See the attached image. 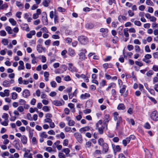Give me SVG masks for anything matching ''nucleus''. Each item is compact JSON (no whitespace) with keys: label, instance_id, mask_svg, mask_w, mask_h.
Returning a JSON list of instances; mask_svg holds the SVG:
<instances>
[{"label":"nucleus","instance_id":"a878e982","mask_svg":"<svg viewBox=\"0 0 158 158\" xmlns=\"http://www.w3.org/2000/svg\"><path fill=\"white\" fill-rule=\"evenodd\" d=\"M116 86V84L114 83H111L108 85V87L106 88V90H109L111 88H114Z\"/></svg>","mask_w":158,"mask_h":158},{"label":"nucleus","instance_id":"5701e85b","mask_svg":"<svg viewBox=\"0 0 158 158\" xmlns=\"http://www.w3.org/2000/svg\"><path fill=\"white\" fill-rule=\"evenodd\" d=\"M144 151L146 153V158H151L152 155L149 151L147 149H145Z\"/></svg>","mask_w":158,"mask_h":158},{"label":"nucleus","instance_id":"7c9ffc66","mask_svg":"<svg viewBox=\"0 0 158 158\" xmlns=\"http://www.w3.org/2000/svg\"><path fill=\"white\" fill-rule=\"evenodd\" d=\"M105 119L104 121V123L105 124H106L109 121V116L108 114H106L104 117Z\"/></svg>","mask_w":158,"mask_h":158},{"label":"nucleus","instance_id":"13d9d810","mask_svg":"<svg viewBox=\"0 0 158 158\" xmlns=\"http://www.w3.org/2000/svg\"><path fill=\"white\" fill-rule=\"evenodd\" d=\"M118 22H115L114 21L113 22L111 23L112 27L114 28H115L117 27V24H118Z\"/></svg>","mask_w":158,"mask_h":158},{"label":"nucleus","instance_id":"cd10ccee","mask_svg":"<svg viewBox=\"0 0 158 158\" xmlns=\"http://www.w3.org/2000/svg\"><path fill=\"white\" fill-rule=\"evenodd\" d=\"M68 106L71 108V111L73 112L75 111V108H74V105L72 103H69L68 105Z\"/></svg>","mask_w":158,"mask_h":158},{"label":"nucleus","instance_id":"4c0bfd02","mask_svg":"<svg viewBox=\"0 0 158 158\" xmlns=\"http://www.w3.org/2000/svg\"><path fill=\"white\" fill-rule=\"evenodd\" d=\"M86 28L89 29H92L94 27V25L91 23H87L85 25Z\"/></svg>","mask_w":158,"mask_h":158},{"label":"nucleus","instance_id":"bb28decb","mask_svg":"<svg viewBox=\"0 0 158 158\" xmlns=\"http://www.w3.org/2000/svg\"><path fill=\"white\" fill-rule=\"evenodd\" d=\"M13 143H14V147L17 149H19V141L17 140H15Z\"/></svg>","mask_w":158,"mask_h":158},{"label":"nucleus","instance_id":"412c9836","mask_svg":"<svg viewBox=\"0 0 158 158\" xmlns=\"http://www.w3.org/2000/svg\"><path fill=\"white\" fill-rule=\"evenodd\" d=\"M51 1V0H44L43 1L42 4L45 7H47L48 6L49 3Z\"/></svg>","mask_w":158,"mask_h":158},{"label":"nucleus","instance_id":"423d86ee","mask_svg":"<svg viewBox=\"0 0 158 158\" xmlns=\"http://www.w3.org/2000/svg\"><path fill=\"white\" fill-rule=\"evenodd\" d=\"M66 120L68 122V125L70 126H73L75 124V121L72 120L71 118L69 116L66 117Z\"/></svg>","mask_w":158,"mask_h":158},{"label":"nucleus","instance_id":"2f4dec72","mask_svg":"<svg viewBox=\"0 0 158 158\" xmlns=\"http://www.w3.org/2000/svg\"><path fill=\"white\" fill-rule=\"evenodd\" d=\"M85 59V54L83 52H81L79 54V59L81 60H84Z\"/></svg>","mask_w":158,"mask_h":158},{"label":"nucleus","instance_id":"4be33fe9","mask_svg":"<svg viewBox=\"0 0 158 158\" xmlns=\"http://www.w3.org/2000/svg\"><path fill=\"white\" fill-rule=\"evenodd\" d=\"M77 94V92L76 90L73 93H69V98L70 99H72L73 96H76V95Z\"/></svg>","mask_w":158,"mask_h":158},{"label":"nucleus","instance_id":"09e8293b","mask_svg":"<svg viewBox=\"0 0 158 158\" xmlns=\"http://www.w3.org/2000/svg\"><path fill=\"white\" fill-rule=\"evenodd\" d=\"M7 120H5V121H4L1 122V124L2 125L4 126H7L8 125V120H7Z\"/></svg>","mask_w":158,"mask_h":158},{"label":"nucleus","instance_id":"6e6d98bb","mask_svg":"<svg viewBox=\"0 0 158 158\" xmlns=\"http://www.w3.org/2000/svg\"><path fill=\"white\" fill-rule=\"evenodd\" d=\"M128 31L130 33H135L136 32V31L135 29L133 27L131 28L128 29Z\"/></svg>","mask_w":158,"mask_h":158},{"label":"nucleus","instance_id":"bf43d9fd","mask_svg":"<svg viewBox=\"0 0 158 158\" xmlns=\"http://www.w3.org/2000/svg\"><path fill=\"white\" fill-rule=\"evenodd\" d=\"M42 110L45 112H48L49 110L48 107L47 106H44L42 108Z\"/></svg>","mask_w":158,"mask_h":158},{"label":"nucleus","instance_id":"f704fd0d","mask_svg":"<svg viewBox=\"0 0 158 158\" xmlns=\"http://www.w3.org/2000/svg\"><path fill=\"white\" fill-rule=\"evenodd\" d=\"M42 21L44 25H47L48 24V22L47 16L42 19Z\"/></svg>","mask_w":158,"mask_h":158},{"label":"nucleus","instance_id":"c9c22d12","mask_svg":"<svg viewBox=\"0 0 158 158\" xmlns=\"http://www.w3.org/2000/svg\"><path fill=\"white\" fill-rule=\"evenodd\" d=\"M9 21L12 25L15 26L16 24V22L13 18L10 19Z\"/></svg>","mask_w":158,"mask_h":158},{"label":"nucleus","instance_id":"1a4fd4ad","mask_svg":"<svg viewBox=\"0 0 158 158\" xmlns=\"http://www.w3.org/2000/svg\"><path fill=\"white\" fill-rule=\"evenodd\" d=\"M64 102L63 100H62L61 102L58 100H55L52 102V103L54 105L57 106L63 105L64 104Z\"/></svg>","mask_w":158,"mask_h":158},{"label":"nucleus","instance_id":"0e129e2a","mask_svg":"<svg viewBox=\"0 0 158 158\" xmlns=\"http://www.w3.org/2000/svg\"><path fill=\"white\" fill-rule=\"evenodd\" d=\"M106 81L105 80H103L100 83V84L101 87H103L106 85Z\"/></svg>","mask_w":158,"mask_h":158},{"label":"nucleus","instance_id":"2eb2a0df","mask_svg":"<svg viewBox=\"0 0 158 158\" xmlns=\"http://www.w3.org/2000/svg\"><path fill=\"white\" fill-rule=\"evenodd\" d=\"M113 114L114 119L115 120H118L119 121H122V118L118 116V114L117 112H114Z\"/></svg>","mask_w":158,"mask_h":158},{"label":"nucleus","instance_id":"a18cd8bd","mask_svg":"<svg viewBox=\"0 0 158 158\" xmlns=\"http://www.w3.org/2000/svg\"><path fill=\"white\" fill-rule=\"evenodd\" d=\"M2 118L5 120H7L8 118V115L6 113H4L2 116Z\"/></svg>","mask_w":158,"mask_h":158},{"label":"nucleus","instance_id":"6e6552de","mask_svg":"<svg viewBox=\"0 0 158 158\" xmlns=\"http://www.w3.org/2000/svg\"><path fill=\"white\" fill-rule=\"evenodd\" d=\"M37 50L39 53H41L43 51L45 52L46 49L43 48L42 45L38 44L37 46Z\"/></svg>","mask_w":158,"mask_h":158},{"label":"nucleus","instance_id":"72a5a7b5","mask_svg":"<svg viewBox=\"0 0 158 158\" xmlns=\"http://www.w3.org/2000/svg\"><path fill=\"white\" fill-rule=\"evenodd\" d=\"M5 29L6 31L8 32L9 34H11L12 33V32L10 27L9 26H7L5 27Z\"/></svg>","mask_w":158,"mask_h":158},{"label":"nucleus","instance_id":"603ef678","mask_svg":"<svg viewBox=\"0 0 158 158\" xmlns=\"http://www.w3.org/2000/svg\"><path fill=\"white\" fill-rule=\"evenodd\" d=\"M38 61L37 58L36 57H34L32 58L31 60V63L32 64H35L37 63Z\"/></svg>","mask_w":158,"mask_h":158},{"label":"nucleus","instance_id":"338daca9","mask_svg":"<svg viewBox=\"0 0 158 158\" xmlns=\"http://www.w3.org/2000/svg\"><path fill=\"white\" fill-rule=\"evenodd\" d=\"M71 128L70 127L66 126V127L64 128V131H65L66 132H68L69 131H71V132H72V131L71 130Z\"/></svg>","mask_w":158,"mask_h":158},{"label":"nucleus","instance_id":"0eeeda50","mask_svg":"<svg viewBox=\"0 0 158 158\" xmlns=\"http://www.w3.org/2000/svg\"><path fill=\"white\" fill-rule=\"evenodd\" d=\"M102 146V153L103 154L106 153L109 150V147L107 144L106 143H104L103 145Z\"/></svg>","mask_w":158,"mask_h":158},{"label":"nucleus","instance_id":"e2e57ef3","mask_svg":"<svg viewBox=\"0 0 158 158\" xmlns=\"http://www.w3.org/2000/svg\"><path fill=\"white\" fill-rule=\"evenodd\" d=\"M58 156L59 158H65V156L62 153L60 152L58 154Z\"/></svg>","mask_w":158,"mask_h":158},{"label":"nucleus","instance_id":"6ab92c4d","mask_svg":"<svg viewBox=\"0 0 158 158\" xmlns=\"http://www.w3.org/2000/svg\"><path fill=\"white\" fill-rule=\"evenodd\" d=\"M90 96V95L88 93H85L84 94H82L80 96V98L82 99H85L89 97Z\"/></svg>","mask_w":158,"mask_h":158},{"label":"nucleus","instance_id":"c756f323","mask_svg":"<svg viewBox=\"0 0 158 158\" xmlns=\"http://www.w3.org/2000/svg\"><path fill=\"white\" fill-rule=\"evenodd\" d=\"M2 43L4 45L6 46L8 44L9 42L7 39H3L2 40Z\"/></svg>","mask_w":158,"mask_h":158},{"label":"nucleus","instance_id":"9d476101","mask_svg":"<svg viewBox=\"0 0 158 158\" xmlns=\"http://www.w3.org/2000/svg\"><path fill=\"white\" fill-rule=\"evenodd\" d=\"M126 86L125 85H123L122 88L120 90V93L121 94V95H123L124 97H126L127 95V94L126 93L123 94L126 90Z\"/></svg>","mask_w":158,"mask_h":158},{"label":"nucleus","instance_id":"5fc2aeb1","mask_svg":"<svg viewBox=\"0 0 158 158\" xmlns=\"http://www.w3.org/2000/svg\"><path fill=\"white\" fill-rule=\"evenodd\" d=\"M134 23V24L136 26H140L141 25V23L139 21H135Z\"/></svg>","mask_w":158,"mask_h":158},{"label":"nucleus","instance_id":"864d4df0","mask_svg":"<svg viewBox=\"0 0 158 158\" xmlns=\"http://www.w3.org/2000/svg\"><path fill=\"white\" fill-rule=\"evenodd\" d=\"M60 44V42L59 41L56 40L54 41L52 43V45L54 46H58Z\"/></svg>","mask_w":158,"mask_h":158},{"label":"nucleus","instance_id":"3c124183","mask_svg":"<svg viewBox=\"0 0 158 158\" xmlns=\"http://www.w3.org/2000/svg\"><path fill=\"white\" fill-rule=\"evenodd\" d=\"M152 69L155 71H158V65H154Z\"/></svg>","mask_w":158,"mask_h":158},{"label":"nucleus","instance_id":"680f3d73","mask_svg":"<svg viewBox=\"0 0 158 158\" xmlns=\"http://www.w3.org/2000/svg\"><path fill=\"white\" fill-rule=\"evenodd\" d=\"M69 143V141L67 139H65L64 140L63 145L64 146H67Z\"/></svg>","mask_w":158,"mask_h":158},{"label":"nucleus","instance_id":"8fccbe9b","mask_svg":"<svg viewBox=\"0 0 158 158\" xmlns=\"http://www.w3.org/2000/svg\"><path fill=\"white\" fill-rule=\"evenodd\" d=\"M153 74V72L151 70L149 71L146 73V75L148 77H150Z\"/></svg>","mask_w":158,"mask_h":158},{"label":"nucleus","instance_id":"39448f33","mask_svg":"<svg viewBox=\"0 0 158 158\" xmlns=\"http://www.w3.org/2000/svg\"><path fill=\"white\" fill-rule=\"evenodd\" d=\"M14 82V80H11L10 81L5 80L3 82V85L5 87H9L10 85V84L13 83Z\"/></svg>","mask_w":158,"mask_h":158},{"label":"nucleus","instance_id":"79ce46f5","mask_svg":"<svg viewBox=\"0 0 158 158\" xmlns=\"http://www.w3.org/2000/svg\"><path fill=\"white\" fill-rule=\"evenodd\" d=\"M146 3L148 5L153 6V2L151 0H146Z\"/></svg>","mask_w":158,"mask_h":158},{"label":"nucleus","instance_id":"c03bdc74","mask_svg":"<svg viewBox=\"0 0 158 158\" xmlns=\"http://www.w3.org/2000/svg\"><path fill=\"white\" fill-rule=\"evenodd\" d=\"M51 86L53 88H55L57 84L54 81H52L50 82Z\"/></svg>","mask_w":158,"mask_h":158},{"label":"nucleus","instance_id":"9b49d317","mask_svg":"<svg viewBox=\"0 0 158 158\" xmlns=\"http://www.w3.org/2000/svg\"><path fill=\"white\" fill-rule=\"evenodd\" d=\"M74 136L77 139V141L81 143L82 141L81 135L78 133H75L74 134Z\"/></svg>","mask_w":158,"mask_h":158},{"label":"nucleus","instance_id":"a19ab883","mask_svg":"<svg viewBox=\"0 0 158 158\" xmlns=\"http://www.w3.org/2000/svg\"><path fill=\"white\" fill-rule=\"evenodd\" d=\"M125 108V106L123 104H120L118 107V110H124Z\"/></svg>","mask_w":158,"mask_h":158},{"label":"nucleus","instance_id":"58836bf2","mask_svg":"<svg viewBox=\"0 0 158 158\" xmlns=\"http://www.w3.org/2000/svg\"><path fill=\"white\" fill-rule=\"evenodd\" d=\"M40 136L42 138H46L48 137V135L45 132H43L41 133L40 134Z\"/></svg>","mask_w":158,"mask_h":158},{"label":"nucleus","instance_id":"774afa93","mask_svg":"<svg viewBox=\"0 0 158 158\" xmlns=\"http://www.w3.org/2000/svg\"><path fill=\"white\" fill-rule=\"evenodd\" d=\"M127 48L128 50L131 51L134 48V47L132 45L129 44L127 46Z\"/></svg>","mask_w":158,"mask_h":158},{"label":"nucleus","instance_id":"ea45409f","mask_svg":"<svg viewBox=\"0 0 158 158\" xmlns=\"http://www.w3.org/2000/svg\"><path fill=\"white\" fill-rule=\"evenodd\" d=\"M108 31V30L106 28H101L100 29V31L102 33H107Z\"/></svg>","mask_w":158,"mask_h":158},{"label":"nucleus","instance_id":"b1692460","mask_svg":"<svg viewBox=\"0 0 158 158\" xmlns=\"http://www.w3.org/2000/svg\"><path fill=\"white\" fill-rule=\"evenodd\" d=\"M69 55L72 56H74L76 54L74 50L71 48H69Z\"/></svg>","mask_w":158,"mask_h":158},{"label":"nucleus","instance_id":"de8ad7c7","mask_svg":"<svg viewBox=\"0 0 158 158\" xmlns=\"http://www.w3.org/2000/svg\"><path fill=\"white\" fill-rule=\"evenodd\" d=\"M135 50L136 52H139L140 51V49L139 47L137 45H136L135 46Z\"/></svg>","mask_w":158,"mask_h":158},{"label":"nucleus","instance_id":"ddd939ff","mask_svg":"<svg viewBox=\"0 0 158 158\" xmlns=\"http://www.w3.org/2000/svg\"><path fill=\"white\" fill-rule=\"evenodd\" d=\"M24 98H27L30 95V92L27 89L24 90L22 94Z\"/></svg>","mask_w":158,"mask_h":158},{"label":"nucleus","instance_id":"dca6fc26","mask_svg":"<svg viewBox=\"0 0 158 158\" xmlns=\"http://www.w3.org/2000/svg\"><path fill=\"white\" fill-rule=\"evenodd\" d=\"M123 29V27L122 26H119L117 29V31L119 35L123 36V34L122 32Z\"/></svg>","mask_w":158,"mask_h":158},{"label":"nucleus","instance_id":"c85d7f7f","mask_svg":"<svg viewBox=\"0 0 158 158\" xmlns=\"http://www.w3.org/2000/svg\"><path fill=\"white\" fill-rule=\"evenodd\" d=\"M127 18L124 16L120 15L118 17V20L119 21L121 22L122 20L126 21L127 20Z\"/></svg>","mask_w":158,"mask_h":158},{"label":"nucleus","instance_id":"37998d69","mask_svg":"<svg viewBox=\"0 0 158 158\" xmlns=\"http://www.w3.org/2000/svg\"><path fill=\"white\" fill-rule=\"evenodd\" d=\"M12 98L14 100L16 99L17 97V94L16 92H13L11 94Z\"/></svg>","mask_w":158,"mask_h":158},{"label":"nucleus","instance_id":"052dcab7","mask_svg":"<svg viewBox=\"0 0 158 158\" xmlns=\"http://www.w3.org/2000/svg\"><path fill=\"white\" fill-rule=\"evenodd\" d=\"M134 43L136 44L140 45L141 42L138 39H136L134 40Z\"/></svg>","mask_w":158,"mask_h":158},{"label":"nucleus","instance_id":"393cba45","mask_svg":"<svg viewBox=\"0 0 158 158\" xmlns=\"http://www.w3.org/2000/svg\"><path fill=\"white\" fill-rule=\"evenodd\" d=\"M23 156L25 158H32V154L31 153L28 154V152L27 151L25 152Z\"/></svg>","mask_w":158,"mask_h":158},{"label":"nucleus","instance_id":"f8f14e48","mask_svg":"<svg viewBox=\"0 0 158 158\" xmlns=\"http://www.w3.org/2000/svg\"><path fill=\"white\" fill-rule=\"evenodd\" d=\"M89 130H90L89 127L86 126L81 128L79 129V131L81 133H84L86 131H89Z\"/></svg>","mask_w":158,"mask_h":158},{"label":"nucleus","instance_id":"a211bd4d","mask_svg":"<svg viewBox=\"0 0 158 158\" xmlns=\"http://www.w3.org/2000/svg\"><path fill=\"white\" fill-rule=\"evenodd\" d=\"M69 68L68 69L69 71L72 72L76 71V68L73 66L72 64H69Z\"/></svg>","mask_w":158,"mask_h":158},{"label":"nucleus","instance_id":"f3484780","mask_svg":"<svg viewBox=\"0 0 158 158\" xmlns=\"http://www.w3.org/2000/svg\"><path fill=\"white\" fill-rule=\"evenodd\" d=\"M49 73L47 71L44 73V80L46 81H49Z\"/></svg>","mask_w":158,"mask_h":158},{"label":"nucleus","instance_id":"e433bc0d","mask_svg":"<svg viewBox=\"0 0 158 158\" xmlns=\"http://www.w3.org/2000/svg\"><path fill=\"white\" fill-rule=\"evenodd\" d=\"M98 143L101 146L103 145L104 143H106L104 142L103 139L102 138H100L98 139Z\"/></svg>","mask_w":158,"mask_h":158},{"label":"nucleus","instance_id":"49530a36","mask_svg":"<svg viewBox=\"0 0 158 158\" xmlns=\"http://www.w3.org/2000/svg\"><path fill=\"white\" fill-rule=\"evenodd\" d=\"M6 35V33L4 30H1L0 31V35L1 36H5Z\"/></svg>","mask_w":158,"mask_h":158},{"label":"nucleus","instance_id":"f03ea898","mask_svg":"<svg viewBox=\"0 0 158 158\" xmlns=\"http://www.w3.org/2000/svg\"><path fill=\"white\" fill-rule=\"evenodd\" d=\"M102 123V121L100 120L96 124V127L98 128V132L101 134H102L103 133L104 127H102L101 126Z\"/></svg>","mask_w":158,"mask_h":158},{"label":"nucleus","instance_id":"7ed1b4c3","mask_svg":"<svg viewBox=\"0 0 158 158\" xmlns=\"http://www.w3.org/2000/svg\"><path fill=\"white\" fill-rule=\"evenodd\" d=\"M151 119L154 121H158V113L157 111H153L151 114Z\"/></svg>","mask_w":158,"mask_h":158},{"label":"nucleus","instance_id":"473e14b6","mask_svg":"<svg viewBox=\"0 0 158 158\" xmlns=\"http://www.w3.org/2000/svg\"><path fill=\"white\" fill-rule=\"evenodd\" d=\"M62 152H64L67 156H68V155L69 154L70 151L68 148H65L63 149Z\"/></svg>","mask_w":158,"mask_h":158},{"label":"nucleus","instance_id":"69168bd1","mask_svg":"<svg viewBox=\"0 0 158 158\" xmlns=\"http://www.w3.org/2000/svg\"><path fill=\"white\" fill-rule=\"evenodd\" d=\"M1 155L2 157H4L5 156H8L9 155V153L8 152H5L3 153H2Z\"/></svg>","mask_w":158,"mask_h":158},{"label":"nucleus","instance_id":"f257e3e1","mask_svg":"<svg viewBox=\"0 0 158 158\" xmlns=\"http://www.w3.org/2000/svg\"><path fill=\"white\" fill-rule=\"evenodd\" d=\"M78 40L82 44L85 45L87 44L88 41L87 38L84 36H80L78 38Z\"/></svg>","mask_w":158,"mask_h":158},{"label":"nucleus","instance_id":"4d7b16f0","mask_svg":"<svg viewBox=\"0 0 158 158\" xmlns=\"http://www.w3.org/2000/svg\"><path fill=\"white\" fill-rule=\"evenodd\" d=\"M56 80L58 83H60L61 81V78L59 76H57L56 77Z\"/></svg>","mask_w":158,"mask_h":158},{"label":"nucleus","instance_id":"20e7f679","mask_svg":"<svg viewBox=\"0 0 158 158\" xmlns=\"http://www.w3.org/2000/svg\"><path fill=\"white\" fill-rule=\"evenodd\" d=\"M145 17L148 19H149L150 22H155L156 20V18L154 16H152L149 13H146L145 14Z\"/></svg>","mask_w":158,"mask_h":158},{"label":"nucleus","instance_id":"4468645a","mask_svg":"<svg viewBox=\"0 0 158 158\" xmlns=\"http://www.w3.org/2000/svg\"><path fill=\"white\" fill-rule=\"evenodd\" d=\"M21 140L22 143L24 144H27V137L25 135H23L21 138Z\"/></svg>","mask_w":158,"mask_h":158},{"label":"nucleus","instance_id":"aec40b11","mask_svg":"<svg viewBox=\"0 0 158 158\" xmlns=\"http://www.w3.org/2000/svg\"><path fill=\"white\" fill-rule=\"evenodd\" d=\"M128 31V29L127 28H126L123 29L124 35L125 37H129V35Z\"/></svg>","mask_w":158,"mask_h":158}]
</instances>
